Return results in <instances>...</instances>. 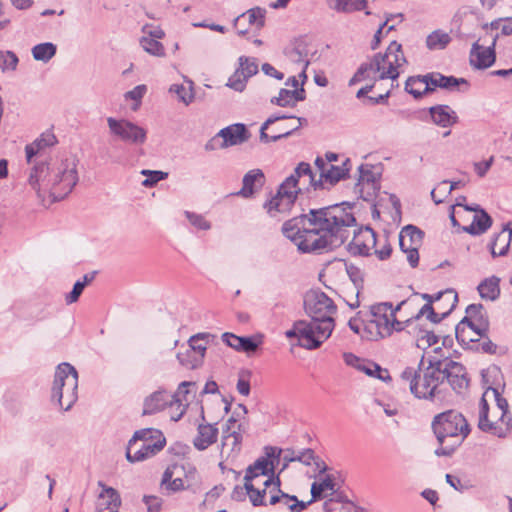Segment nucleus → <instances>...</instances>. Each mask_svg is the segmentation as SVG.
<instances>
[{
    "instance_id": "f03ea898",
    "label": "nucleus",
    "mask_w": 512,
    "mask_h": 512,
    "mask_svg": "<svg viewBox=\"0 0 512 512\" xmlns=\"http://www.w3.org/2000/svg\"><path fill=\"white\" fill-rule=\"evenodd\" d=\"M302 189H323L321 176L316 179L310 164L300 162L294 172L279 186L277 193L265 202L264 208L274 218L286 215L294 206Z\"/></svg>"
},
{
    "instance_id": "052dcab7",
    "label": "nucleus",
    "mask_w": 512,
    "mask_h": 512,
    "mask_svg": "<svg viewBox=\"0 0 512 512\" xmlns=\"http://www.w3.org/2000/svg\"><path fill=\"white\" fill-rule=\"evenodd\" d=\"M146 92H147V86L144 84H140V85L135 86L132 90L127 91L125 93L124 97L126 100L130 99V100L135 101L136 107L134 109H136L140 105L141 100L144 97V95L146 94Z\"/></svg>"
},
{
    "instance_id": "a878e982",
    "label": "nucleus",
    "mask_w": 512,
    "mask_h": 512,
    "mask_svg": "<svg viewBox=\"0 0 512 512\" xmlns=\"http://www.w3.org/2000/svg\"><path fill=\"white\" fill-rule=\"evenodd\" d=\"M271 483H280L279 478L268 477L263 481L255 482V483H244V487L246 493L249 497L251 504L255 507L257 506H268L270 505L269 498L270 493L268 490H271Z\"/></svg>"
},
{
    "instance_id": "2eb2a0df",
    "label": "nucleus",
    "mask_w": 512,
    "mask_h": 512,
    "mask_svg": "<svg viewBox=\"0 0 512 512\" xmlns=\"http://www.w3.org/2000/svg\"><path fill=\"white\" fill-rule=\"evenodd\" d=\"M304 308L311 319L323 323L329 321L334 325L333 315L336 312V306L324 292L320 290H310L304 297Z\"/></svg>"
},
{
    "instance_id": "b1692460",
    "label": "nucleus",
    "mask_w": 512,
    "mask_h": 512,
    "mask_svg": "<svg viewBox=\"0 0 512 512\" xmlns=\"http://www.w3.org/2000/svg\"><path fill=\"white\" fill-rule=\"evenodd\" d=\"M236 424V420L234 417H231L227 421V428L223 431L222 437V449H221V457L222 458H233L235 457L240 449L242 443V433H241V424L238 425V430L234 429V425Z\"/></svg>"
},
{
    "instance_id": "c756f323",
    "label": "nucleus",
    "mask_w": 512,
    "mask_h": 512,
    "mask_svg": "<svg viewBox=\"0 0 512 512\" xmlns=\"http://www.w3.org/2000/svg\"><path fill=\"white\" fill-rule=\"evenodd\" d=\"M335 478L331 474H317L311 485V503L323 497L332 496L336 492Z\"/></svg>"
},
{
    "instance_id": "de8ad7c7",
    "label": "nucleus",
    "mask_w": 512,
    "mask_h": 512,
    "mask_svg": "<svg viewBox=\"0 0 512 512\" xmlns=\"http://www.w3.org/2000/svg\"><path fill=\"white\" fill-rule=\"evenodd\" d=\"M357 370L364 372L366 375L370 377H375L383 381L390 378L387 369H383L377 363L365 359L361 361Z\"/></svg>"
},
{
    "instance_id": "7ed1b4c3",
    "label": "nucleus",
    "mask_w": 512,
    "mask_h": 512,
    "mask_svg": "<svg viewBox=\"0 0 512 512\" xmlns=\"http://www.w3.org/2000/svg\"><path fill=\"white\" fill-rule=\"evenodd\" d=\"M407 61L402 51L401 44L392 41L384 54H376L366 63L361 64L356 73L349 80V86L363 81L391 80V88ZM398 86V84H396Z\"/></svg>"
},
{
    "instance_id": "5fc2aeb1",
    "label": "nucleus",
    "mask_w": 512,
    "mask_h": 512,
    "mask_svg": "<svg viewBox=\"0 0 512 512\" xmlns=\"http://www.w3.org/2000/svg\"><path fill=\"white\" fill-rule=\"evenodd\" d=\"M367 5V0H336L334 9L337 12L351 13L360 11Z\"/></svg>"
},
{
    "instance_id": "20e7f679",
    "label": "nucleus",
    "mask_w": 512,
    "mask_h": 512,
    "mask_svg": "<svg viewBox=\"0 0 512 512\" xmlns=\"http://www.w3.org/2000/svg\"><path fill=\"white\" fill-rule=\"evenodd\" d=\"M478 428L493 436L504 438L512 429L508 402L498 389L487 386L479 403Z\"/></svg>"
},
{
    "instance_id": "09e8293b",
    "label": "nucleus",
    "mask_w": 512,
    "mask_h": 512,
    "mask_svg": "<svg viewBox=\"0 0 512 512\" xmlns=\"http://www.w3.org/2000/svg\"><path fill=\"white\" fill-rule=\"evenodd\" d=\"M177 359L181 366L190 370L201 367L204 362L200 356L193 354L189 347L184 352L177 353Z\"/></svg>"
},
{
    "instance_id": "f704fd0d",
    "label": "nucleus",
    "mask_w": 512,
    "mask_h": 512,
    "mask_svg": "<svg viewBox=\"0 0 512 512\" xmlns=\"http://www.w3.org/2000/svg\"><path fill=\"white\" fill-rule=\"evenodd\" d=\"M243 186L241 190L237 193L238 195L249 198L255 192L261 189V187L265 183V176L262 170L253 169L248 171L243 177Z\"/></svg>"
},
{
    "instance_id": "bb28decb",
    "label": "nucleus",
    "mask_w": 512,
    "mask_h": 512,
    "mask_svg": "<svg viewBox=\"0 0 512 512\" xmlns=\"http://www.w3.org/2000/svg\"><path fill=\"white\" fill-rule=\"evenodd\" d=\"M465 212H474L470 225L462 227V230L471 235H481L485 233L492 225V219L486 211L479 205L465 206Z\"/></svg>"
},
{
    "instance_id": "6ab92c4d",
    "label": "nucleus",
    "mask_w": 512,
    "mask_h": 512,
    "mask_svg": "<svg viewBox=\"0 0 512 512\" xmlns=\"http://www.w3.org/2000/svg\"><path fill=\"white\" fill-rule=\"evenodd\" d=\"M353 238L348 244V251L352 255L368 256L373 248H375L377 240L375 232L369 227H361L356 229V222L350 228V234Z\"/></svg>"
},
{
    "instance_id": "aec40b11",
    "label": "nucleus",
    "mask_w": 512,
    "mask_h": 512,
    "mask_svg": "<svg viewBox=\"0 0 512 512\" xmlns=\"http://www.w3.org/2000/svg\"><path fill=\"white\" fill-rule=\"evenodd\" d=\"M436 363L443 373V381L446 379L454 391L461 393L468 387V378L462 364L448 359Z\"/></svg>"
},
{
    "instance_id": "423d86ee",
    "label": "nucleus",
    "mask_w": 512,
    "mask_h": 512,
    "mask_svg": "<svg viewBox=\"0 0 512 512\" xmlns=\"http://www.w3.org/2000/svg\"><path fill=\"white\" fill-rule=\"evenodd\" d=\"M405 303V301H402L395 307L389 302L372 305L369 318L365 321L363 327L362 339L376 341L391 336L395 331L404 330L411 319L399 320L396 313L401 310Z\"/></svg>"
},
{
    "instance_id": "c03bdc74",
    "label": "nucleus",
    "mask_w": 512,
    "mask_h": 512,
    "mask_svg": "<svg viewBox=\"0 0 512 512\" xmlns=\"http://www.w3.org/2000/svg\"><path fill=\"white\" fill-rule=\"evenodd\" d=\"M456 338L459 343L469 345L472 342L479 341L482 337L479 333L475 332L466 321H460L455 327Z\"/></svg>"
},
{
    "instance_id": "4be33fe9",
    "label": "nucleus",
    "mask_w": 512,
    "mask_h": 512,
    "mask_svg": "<svg viewBox=\"0 0 512 512\" xmlns=\"http://www.w3.org/2000/svg\"><path fill=\"white\" fill-rule=\"evenodd\" d=\"M52 165L44 162L36 164L29 175V185L37 193L39 198L50 196Z\"/></svg>"
},
{
    "instance_id": "0e129e2a",
    "label": "nucleus",
    "mask_w": 512,
    "mask_h": 512,
    "mask_svg": "<svg viewBox=\"0 0 512 512\" xmlns=\"http://www.w3.org/2000/svg\"><path fill=\"white\" fill-rule=\"evenodd\" d=\"M487 317L481 304H471L466 308V316L461 321Z\"/></svg>"
},
{
    "instance_id": "7c9ffc66",
    "label": "nucleus",
    "mask_w": 512,
    "mask_h": 512,
    "mask_svg": "<svg viewBox=\"0 0 512 512\" xmlns=\"http://www.w3.org/2000/svg\"><path fill=\"white\" fill-rule=\"evenodd\" d=\"M218 434L219 431L216 423H199L197 434L193 439V445L199 451L206 450L217 441Z\"/></svg>"
},
{
    "instance_id": "a18cd8bd",
    "label": "nucleus",
    "mask_w": 512,
    "mask_h": 512,
    "mask_svg": "<svg viewBox=\"0 0 512 512\" xmlns=\"http://www.w3.org/2000/svg\"><path fill=\"white\" fill-rule=\"evenodd\" d=\"M450 42V35L440 29L431 32L426 38V46L429 50H443Z\"/></svg>"
},
{
    "instance_id": "393cba45",
    "label": "nucleus",
    "mask_w": 512,
    "mask_h": 512,
    "mask_svg": "<svg viewBox=\"0 0 512 512\" xmlns=\"http://www.w3.org/2000/svg\"><path fill=\"white\" fill-rule=\"evenodd\" d=\"M347 163H349V159H346L341 166L325 163L323 157L315 159V165L320 173L323 189L333 186L348 174Z\"/></svg>"
},
{
    "instance_id": "f3484780",
    "label": "nucleus",
    "mask_w": 512,
    "mask_h": 512,
    "mask_svg": "<svg viewBox=\"0 0 512 512\" xmlns=\"http://www.w3.org/2000/svg\"><path fill=\"white\" fill-rule=\"evenodd\" d=\"M488 39H483V44L480 40L473 43L470 51V64L477 69H486L491 67L496 60L495 45L498 36L488 34Z\"/></svg>"
},
{
    "instance_id": "603ef678",
    "label": "nucleus",
    "mask_w": 512,
    "mask_h": 512,
    "mask_svg": "<svg viewBox=\"0 0 512 512\" xmlns=\"http://www.w3.org/2000/svg\"><path fill=\"white\" fill-rule=\"evenodd\" d=\"M289 59L299 69V72H298L299 78L302 80V82H306L307 81L306 70H307V67H308V65L310 63V61L307 58V56L306 55L304 56L299 51V49H293L289 53Z\"/></svg>"
},
{
    "instance_id": "4c0bfd02",
    "label": "nucleus",
    "mask_w": 512,
    "mask_h": 512,
    "mask_svg": "<svg viewBox=\"0 0 512 512\" xmlns=\"http://www.w3.org/2000/svg\"><path fill=\"white\" fill-rule=\"evenodd\" d=\"M171 395L166 391H156L144 401L143 414H154L171 403Z\"/></svg>"
},
{
    "instance_id": "a19ab883",
    "label": "nucleus",
    "mask_w": 512,
    "mask_h": 512,
    "mask_svg": "<svg viewBox=\"0 0 512 512\" xmlns=\"http://www.w3.org/2000/svg\"><path fill=\"white\" fill-rule=\"evenodd\" d=\"M499 283L500 279L496 276L484 279L477 287L480 297L489 301L496 300L500 295Z\"/></svg>"
},
{
    "instance_id": "a211bd4d",
    "label": "nucleus",
    "mask_w": 512,
    "mask_h": 512,
    "mask_svg": "<svg viewBox=\"0 0 512 512\" xmlns=\"http://www.w3.org/2000/svg\"><path fill=\"white\" fill-rule=\"evenodd\" d=\"M380 176L368 165L359 167V178L354 187L355 194L364 201H372L380 190Z\"/></svg>"
},
{
    "instance_id": "412c9836",
    "label": "nucleus",
    "mask_w": 512,
    "mask_h": 512,
    "mask_svg": "<svg viewBox=\"0 0 512 512\" xmlns=\"http://www.w3.org/2000/svg\"><path fill=\"white\" fill-rule=\"evenodd\" d=\"M272 487L268 490L270 493L269 502L271 506H276L278 510L281 511H289V512H302L304 511L308 505L311 504V501L304 502L299 500L295 495H290L283 492L280 488L281 483H271Z\"/></svg>"
},
{
    "instance_id": "4468645a",
    "label": "nucleus",
    "mask_w": 512,
    "mask_h": 512,
    "mask_svg": "<svg viewBox=\"0 0 512 512\" xmlns=\"http://www.w3.org/2000/svg\"><path fill=\"white\" fill-rule=\"evenodd\" d=\"M109 135L118 141L132 144L142 145L147 139V131L138 124L126 118H106Z\"/></svg>"
},
{
    "instance_id": "bf43d9fd",
    "label": "nucleus",
    "mask_w": 512,
    "mask_h": 512,
    "mask_svg": "<svg viewBox=\"0 0 512 512\" xmlns=\"http://www.w3.org/2000/svg\"><path fill=\"white\" fill-rule=\"evenodd\" d=\"M141 174L147 176L142 182V185L145 187H152L168 176V173L157 170H142Z\"/></svg>"
},
{
    "instance_id": "dca6fc26",
    "label": "nucleus",
    "mask_w": 512,
    "mask_h": 512,
    "mask_svg": "<svg viewBox=\"0 0 512 512\" xmlns=\"http://www.w3.org/2000/svg\"><path fill=\"white\" fill-rule=\"evenodd\" d=\"M423 242V233L413 225L405 226L399 234V245L402 252L406 255L407 261L411 267H417L419 263V248Z\"/></svg>"
},
{
    "instance_id": "e2e57ef3",
    "label": "nucleus",
    "mask_w": 512,
    "mask_h": 512,
    "mask_svg": "<svg viewBox=\"0 0 512 512\" xmlns=\"http://www.w3.org/2000/svg\"><path fill=\"white\" fill-rule=\"evenodd\" d=\"M466 322L475 332L479 333L481 336L485 335L488 331L489 322L487 317L472 319Z\"/></svg>"
},
{
    "instance_id": "ddd939ff",
    "label": "nucleus",
    "mask_w": 512,
    "mask_h": 512,
    "mask_svg": "<svg viewBox=\"0 0 512 512\" xmlns=\"http://www.w3.org/2000/svg\"><path fill=\"white\" fill-rule=\"evenodd\" d=\"M303 122L306 119L284 114L272 115L261 126L260 140L269 143L287 137L298 130Z\"/></svg>"
},
{
    "instance_id": "c9c22d12",
    "label": "nucleus",
    "mask_w": 512,
    "mask_h": 512,
    "mask_svg": "<svg viewBox=\"0 0 512 512\" xmlns=\"http://www.w3.org/2000/svg\"><path fill=\"white\" fill-rule=\"evenodd\" d=\"M511 239L512 228L510 227V224H506L489 243V250L492 256H504L510 247Z\"/></svg>"
},
{
    "instance_id": "864d4df0",
    "label": "nucleus",
    "mask_w": 512,
    "mask_h": 512,
    "mask_svg": "<svg viewBox=\"0 0 512 512\" xmlns=\"http://www.w3.org/2000/svg\"><path fill=\"white\" fill-rule=\"evenodd\" d=\"M140 45L145 52L155 57H164L165 56V48L159 41L149 38L147 36H142L140 38Z\"/></svg>"
},
{
    "instance_id": "8fccbe9b",
    "label": "nucleus",
    "mask_w": 512,
    "mask_h": 512,
    "mask_svg": "<svg viewBox=\"0 0 512 512\" xmlns=\"http://www.w3.org/2000/svg\"><path fill=\"white\" fill-rule=\"evenodd\" d=\"M265 13L266 11L260 7L252 8L237 18L236 25L240 21H248L249 24L256 28L262 27L264 25Z\"/></svg>"
},
{
    "instance_id": "ea45409f",
    "label": "nucleus",
    "mask_w": 512,
    "mask_h": 512,
    "mask_svg": "<svg viewBox=\"0 0 512 512\" xmlns=\"http://www.w3.org/2000/svg\"><path fill=\"white\" fill-rule=\"evenodd\" d=\"M405 90L414 98H420L423 94L433 91L430 87L427 75L409 77L405 83Z\"/></svg>"
},
{
    "instance_id": "1a4fd4ad",
    "label": "nucleus",
    "mask_w": 512,
    "mask_h": 512,
    "mask_svg": "<svg viewBox=\"0 0 512 512\" xmlns=\"http://www.w3.org/2000/svg\"><path fill=\"white\" fill-rule=\"evenodd\" d=\"M78 373L69 363L57 366L52 386V398L57 399L59 406L67 411L78 398Z\"/></svg>"
},
{
    "instance_id": "c85d7f7f",
    "label": "nucleus",
    "mask_w": 512,
    "mask_h": 512,
    "mask_svg": "<svg viewBox=\"0 0 512 512\" xmlns=\"http://www.w3.org/2000/svg\"><path fill=\"white\" fill-rule=\"evenodd\" d=\"M274 472V464L266 457H261L257 459L253 465H250L247 468L244 483H255L259 481H263L268 477H272L271 475Z\"/></svg>"
},
{
    "instance_id": "5701e85b",
    "label": "nucleus",
    "mask_w": 512,
    "mask_h": 512,
    "mask_svg": "<svg viewBox=\"0 0 512 512\" xmlns=\"http://www.w3.org/2000/svg\"><path fill=\"white\" fill-rule=\"evenodd\" d=\"M258 72V64L252 58L241 56L239 68L228 79L227 86L231 89L242 92L246 87L247 80Z\"/></svg>"
},
{
    "instance_id": "13d9d810",
    "label": "nucleus",
    "mask_w": 512,
    "mask_h": 512,
    "mask_svg": "<svg viewBox=\"0 0 512 512\" xmlns=\"http://www.w3.org/2000/svg\"><path fill=\"white\" fill-rule=\"evenodd\" d=\"M18 57L11 51H0V70L2 72L15 70Z\"/></svg>"
},
{
    "instance_id": "9b49d317",
    "label": "nucleus",
    "mask_w": 512,
    "mask_h": 512,
    "mask_svg": "<svg viewBox=\"0 0 512 512\" xmlns=\"http://www.w3.org/2000/svg\"><path fill=\"white\" fill-rule=\"evenodd\" d=\"M50 197L58 201L71 193L78 182L76 163L72 159H64L52 164Z\"/></svg>"
},
{
    "instance_id": "72a5a7b5",
    "label": "nucleus",
    "mask_w": 512,
    "mask_h": 512,
    "mask_svg": "<svg viewBox=\"0 0 512 512\" xmlns=\"http://www.w3.org/2000/svg\"><path fill=\"white\" fill-rule=\"evenodd\" d=\"M195 382L184 381L178 386L177 391L171 395V408L177 405V413L171 414V420L178 421L184 415L187 408L186 396L190 393V387H195Z\"/></svg>"
},
{
    "instance_id": "37998d69",
    "label": "nucleus",
    "mask_w": 512,
    "mask_h": 512,
    "mask_svg": "<svg viewBox=\"0 0 512 512\" xmlns=\"http://www.w3.org/2000/svg\"><path fill=\"white\" fill-rule=\"evenodd\" d=\"M214 336L210 333H198L191 336L188 340V347L192 349L193 354H197L203 360L205 358L207 345Z\"/></svg>"
},
{
    "instance_id": "4d7b16f0",
    "label": "nucleus",
    "mask_w": 512,
    "mask_h": 512,
    "mask_svg": "<svg viewBox=\"0 0 512 512\" xmlns=\"http://www.w3.org/2000/svg\"><path fill=\"white\" fill-rule=\"evenodd\" d=\"M184 215L194 228L204 231L211 229V223L204 215L191 211H185Z\"/></svg>"
},
{
    "instance_id": "e433bc0d",
    "label": "nucleus",
    "mask_w": 512,
    "mask_h": 512,
    "mask_svg": "<svg viewBox=\"0 0 512 512\" xmlns=\"http://www.w3.org/2000/svg\"><path fill=\"white\" fill-rule=\"evenodd\" d=\"M433 122L443 128L450 127L457 122L456 112L448 105H438L430 108Z\"/></svg>"
},
{
    "instance_id": "9d476101",
    "label": "nucleus",
    "mask_w": 512,
    "mask_h": 512,
    "mask_svg": "<svg viewBox=\"0 0 512 512\" xmlns=\"http://www.w3.org/2000/svg\"><path fill=\"white\" fill-rule=\"evenodd\" d=\"M164 446L165 438L158 429H141L129 441L126 457L130 462L143 461L160 452Z\"/></svg>"
},
{
    "instance_id": "0eeeda50",
    "label": "nucleus",
    "mask_w": 512,
    "mask_h": 512,
    "mask_svg": "<svg viewBox=\"0 0 512 512\" xmlns=\"http://www.w3.org/2000/svg\"><path fill=\"white\" fill-rule=\"evenodd\" d=\"M401 380L406 382L415 397L442 401L443 394V373L437 367V363H431L419 374L415 369L407 367L401 373Z\"/></svg>"
},
{
    "instance_id": "6e6d98bb",
    "label": "nucleus",
    "mask_w": 512,
    "mask_h": 512,
    "mask_svg": "<svg viewBox=\"0 0 512 512\" xmlns=\"http://www.w3.org/2000/svg\"><path fill=\"white\" fill-rule=\"evenodd\" d=\"M286 462L298 461L304 465H311L312 461L315 460V453L312 449H303L298 452H292L290 456H285Z\"/></svg>"
},
{
    "instance_id": "58836bf2",
    "label": "nucleus",
    "mask_w": 512,
    "mask_h": 512,
    "mask_svg": "<svg viewBox=\"0 0 512 512\" xmlns=\"http://www.w3.org/2000/svg\"><path fill=\"white\" fill-rule=\"evenodd\" d=\"M56 143V137L51 132H45L40 135L35 141L31 144L27 145L25 148L27 161L30 162L31 159L38 154L42 149L46 147L53 146Z\"/></svg>"
},
{
    "instance_id": "774afa93",
    "label": "nucleus",
    "mask_w": 512,
    "mask_h": 512,
    "mask_svg": "<svg viewBox=\"0 0 512 512\" xmlns=\"http://www.w3.org/2000/svg\"><path fill=\"white\" fill-rule=\"evenodd\" d=\"M84 288L85 287L83 286V283H80V281H77L74 284L72 291L66 295V297H65L66 303L72 304V303L77 302L80 295L82 294Z\"/></svg>"
},
{
    "instance_id": "f257e3e1",
    "label": "nucleus",
    "mask_w": 512,
    "mask_h": 512,
    "mask_svg": "<svg viewBox=\"0 0 512 512\" xmlns=\"http://www.w3.org/2000/svg\"><path fill=\"white\" fill-rule=\"evenodd\" d=\"M354 223L350 209L333 205L286 221L282 233L299 251L310 253L342 245L350 237Z\"/></svg>"
},
{
    "instance_id": "3c124183",
    "label": "nucleus",
    "mask_w": 512,
    "mask_h": 512,
    "mask_svg": "<svg viewBox=\"0 0 512 512\" xmlns=\"http://www.w3.org/2000/svg\"><path fill=\"white\" fill-rule=\"evenodd\" d=\"M56 54V46L53 43L46 42L37 44L32 48V55L35 60L48 62Z\"/></svg>"
},
{
    "instance_id": "2f4dec72",
    "label": "nucleus",
    "mask_w": 512,
    "mask_h": 512,
    "mask_svg": "<svg viewBox=\"0 0 512 512\" xmlns=\"http://www.w3.org/2000/svg\"><path fill=\"white\" fill-rule=\"evenodd\" d=\"M98 485L102 487V491L98 495L96 509L99 512H103L105 510H108L109 512H118V508L121 505L119 493L114 488L105 486L102 482H98Z\"/></svg>"
},
{
    "instance_id": "338daca9",
    "label": "nucleus",
    "mask_w": 512,
    "mask_h": 512,
    "mask_svg": "<svg viewBox=\"0 0 512 512\" xmlns=\"http://www.w3.org/2000/svg\"><path fill=\"white\" fill-rule=\"evenodd\" d=\"M143 501L147 506L148 512H159L162 507V500L158 496H144Z\"/></svg>"
},
{
    "instance_id": "69168bd1",
    "label": "nucleus",
    "mask_w": 512,
    "mask_h": 512,
    "mask_svg": "<svg viewBox=\"0 0 512 512\" xmlns=\"http://www.w3.org/2000/svg\"><path fill=\"white\" fill-rule=\"evenodd\" d=\"M494 162V156H490L488 160L483 162H475L473 164L475 173L480 177L483 178L489 169L491 168L492 164Z\"/></svg>"
},
{
    "instance_id": "79ce46f5",
    "label": "nucleus",
    "mask_w": 512,
    "mask_h": 512,
    "mask_svg": "<svg viewBox=\"0 0 512 512\" xmlns=\"http://www.w3.org/2000/svg\"><path fill=\"white\" fill-rule=\"evenodd\" d=\"M427 80L429 81L430 87H432L433 90L436 87L453 89L460 83H466V80L463 78L458 79L453 76H444L440 73L427 74Z\"/></svg>"
},
{
    "instance_id": "cd10ccee",
    "label": "nucleus",
    "mask_w": 512,
    "mask_h": 512,
    "mask_svg": "<svg viewBox=\"0 0 512 512\" xmlns=\"http://www.w3.org/2000/svg\"><path fill=\"white\" fill-rule=\"evenodd\" d=\"M216 137L223 139L220 148H227L242 144L248 140L249 135L244 124L236 123L221 129Z\"/></svg>"
},
{
    "instance_id": "49530a36",
    "label": "nucleus",
    "mask_w": 512,
    "mask_h": 512,
    "mask_svg": "<svg viewBox=\"0 0 512 512\" xmlns=\"http://www.w3.org/2000/svg\"><path fill=\"white\" fill-rule=\"evenodd\" d=\"M169 91L175 93L178 100L188 106L194 101L195 93L193 89V83L191 81L186 84H173Z\"/></svg>"
},
{
    "instance_id": "f8f14e48",
    "label": "nucleus",
    "mask_w": 512,
    "mask_h": 512,
    "mask_svg": "<svg viewBox=\"0 0 512 512\" xmlns=\"http://www.w3.org/2000/svg\"><path fill=\"white\" fill-rule=\"evenodd\" d=\"M421 297L426 303L415 315V319L425 316L430 322L438 323L455 308L458 297L453 290H445L435 295L424 293Z\"/></svg>"
},
{
    "instance_id": "6e6552de",
    "label": "nucleus",
    "mask_w": 512,
    "mask_h": 512,
    "mask_svg": "<svg viewBox=\"0 0 512 512\" xmlns=\"http://www.w3.org/2000/svg\"><path fill=\"white\" fill-rule=\"evenodd\" d=\"M333 329L334 325L329 321H324L321 324L313 319L310 321L299 320L285 332V336L288 339L297 338L299 346L313 350L330 337Z\"/></svg>"
},
{
    "instance_id": "473e14b6",
    "label": "nucleus",
    "mask_w": 512,
    "mask_h": 512,
    "mask_svg": "<svg viewBox=\"0 0 512 512\" xmlns=\"http://www.w3.org/2000/svg\"><path fill=\"white\" fill-rule=\"evenodd\" d=\"M305 82L301 81L300 89H280L278 96L271 99V103L280 107H294L298 102L306 99V92L304 89Z\"/></svg>"
},
{
    "instance_id": "39448f33",
    "label": "nucleus",
    "mask_w": 512,
    "mask_h": 512,
    "mask_svg": "<svg viewBox=\"0 0 512 512\" xmlns=\"http://www.w3.org/2000/svg\"><path fill=\"white\" fill-rule=\"evenodd\" d=\"M432 428L440 444L435 451L438 456L451 455L470 433L466 418L455 410L436 415L432 421Z\"/></svg>"
},
{
    "instance_id": "680f3d73",
    "label": "nucleus",
    "mask_w": 512,
    "mask_h": 512,
    "mask_svg": "<svg viewBox=\"0 0 512 512\" xmlns=\"http://www.w3.org/2000/svg\"><path fill=\"white\" fill-rule=\"evenodd\" d=\"M394 17L395 16H390L389 18H387L386 21L379 27V29L374 34V38H373L372 43H371V48L373 50L376 49L378 47V45L380 44L381 37H382L384 29L387 28L386 32H389V31H391V30H393L395 28L394 24L389 25V22ZM397 17L402 18V15L399 14Z\"/></svg>"
}]
</instances>
